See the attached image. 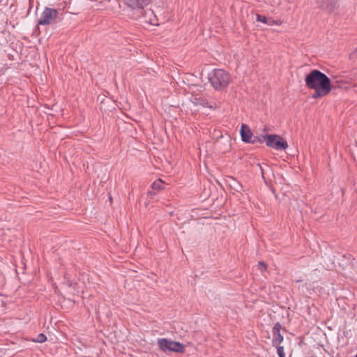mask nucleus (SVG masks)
Instances as JSON below:
<instances>
[{"mask_svg":"<svg viewBox=\"0 0 357 357\" xmlns=\"http://www.w3.org/2000/svg\"><path fill=\"white\" fill-rule=\"evenodd\" d=\"M151 0H124L125 4L133 10H135L137 14L142 15L144 8L146 6Z\"/></svg>","mask_w":357,"mask_h":357,"instance_id":"nucleus-6","label":"nucleus"},{"mask_svg":"<svg viewBox=\"0 0 357 357\" xmlns=\"http://www.w3.org/2000/svg\"><path fill=\"white\" fill-rule=\"evenodd\" d=\"M315 92L312 95L313 98H318L320 97L326 96H327L330 92L331 89H313Z\"/></svg>","mask_w":357,"mask_h":357,"instance_id":"nucleus-11","label":"nucleus"},{"mask_svg":"<svg viewBox=\"0 0 357 357\" xmlns=\"http://www.w3.org/2000/svg\"><path fill=\"white\" fill-rule=\"evenodd\" d=\"M305 85L309 89H331L332 86L330 79L318 70H313L307 74L305 79Z\"/></svg>","mask_w":357,"mask_h":357,"instance_id":"nucleus-1","label":"nucleus"},{"mask_svg":"<svg viewBox=\"0 0 357 357\" xmlns=\"http://www.w3.org/2000/svg\"><path fill=\"white\" fill-rule=\"evenodd\" d=\"M337 0H324V3L327 7H333Z\"/></svg>","mask_w":357,"mask_h":357,"instance_id":"nucleus-17","label":"nucleus"},{"mask_svg":"<svg viewBox=\"0 0 357 357\" xmlns=\"http://www.w3.org/2000/svg\"><path fill=\"white\" fill-rule=\"evenodd\" d=\"M241 136L242 141L246 143H254L255 140L252 139V133L250 129V128L245 125L242 124L241 130H240Z\"/></svg>","mask_w":357,"mask_h":357,"instance_id":"nucleus-8","label":"nucleus"},{"mask_svg":"<svg viewBox=\"0 0 357 357\" xmlns=\"http://www.w3.org/2000/svg\"><path fill=\"white\" fill-rule=\"evenodd\" d=\"M46 340H47L46 336L44 334L40 333L37 336V337L36 338V340H34V341L36 342L43 343V342H45L46 341Z\"/></svg>","mask_w":357,"mask_h":357,"instance_id":"nucleus-14","label":"nucleus"},{"mask_svg":"<svg viewBox=\"0 0 357 357\" xmlns=\"http://www.w3.org/2000/svg\"><path fill=\"white\" fill-rule=\"evenodd\" d=\"M275 347H277V353L279 357H285L284 347L280 345Z\"/></svg>","mask_w":357,"mask_h":357,"instance_id":"nucleus-15","label":"nucleus"},{"mask_svg":"<svg viewBox=\"0 0 357 357\" xmlns=\"http://www.w3.org/2000/svg\"><path fill=\"white\" fill-rule=\"evenodd\" d=\"M258 268L261 271H265L267 269V265L265 263L260 261L258 264Z\"/></svg>","mask_w":357,"mask_h":357,"instance_id":"nucleus-16","label":"nucleus"},{"mask_svg":"<svg viewBox=\"0 0 357 357\" xmlns=\"http://www.w3.org/2000/svg\"><path fill=\"white\" fill-rule=\"evenodd\" d=\"M58 15V11L56 9L45 8L38 20V24L48 25L53 22Z\"/></svg>","mask_w":357,"mask_h":357,"instance_id":"nucleus-5","label":"nucleus"},{"mask_svg":"<svg viewBox=\"0 0 357 357\" xmlns=\"http://www.w3.org/2000/svg\"><path fill=\"white\" fill-rule=\"evenodd\" d=\"M282 326L280 323H276L273 328V346L280 345L283 341V336L280 333Z\"/></svg>","mask_w":357,"mask_h":357,"instance_id":"nucleus-7","label":"nucleus"},{"mask_svg":"<svg viewBox=\"0 0 357 357\" xmlns=\"http://www.w3.org/2000/svg\"><path fill=\"white\" fill-rule=\"evenodd\" d=\"M209 81L216 90H221L228 86L231 82L230 75L222 69H215L208 75Z\"/></svg>","mask_w":357,"mask_h":357,"instance_id":"nucleus-2","label":"nucleus"},{"mask_svg":"<svg viewBox=\"0 0 357 357\" xmlns=\"http://www.w3.org/2000/svg\"><path fill=\"white\" fill-rule=\"evenodd\" d=\"M137 17H144L145 18L144 22L152 25L157 24L156 16L153 13V10H144L142 15L137 14Z\"/></svg>","mask_w":357,"mask_h":357,"instance_id":"nucleus-9","label":"nucleus"},{"mask_svg":"<svg viewBox=\"0 0 357 357\" xmlns=\"http://www.w3.org/2000/svg\"><path fill=\"white\" fill-rule=\"evenodd\" d=\"M257 20L258 22H263L264 24H267L268 25H278L279 24L278 23L277 21L271 19V18H268L265 16H262V15H257Z\"/></svg>","mask_w":357,"mask_h":357,"instance_id":"nucleus-10","label":"nucleus"},{"mask_svg":"<svg viewBox=\"0 0 357 357\" xmlns=\"http://www.w3.org/2000/svg\"><path fill=\"white\" fill-rule=\"evenodd\" d=\"M266 143L268 146L276 150H285L288 147L287 142L277 135H267Z\"/></svg>","mask_w":357,"mask_h":357,"instance_id":"nucleus-4","label":"nucleus"},{"mask_svg":"<svg viewBox=\"0 0 357 357\" xmlns=\"http://www.w3.org/2000/svg\"><path fill=\"white\" fill-rule=\"evenodd\" d=\"M356 357H357V354H356Z\"/></svg>","mask_w":357,"mask_h":357,"instance_id":"nucleus-18","label":"nucleus"},{"mask_svg":"<svg viewBox=\"0 0 357 357\" xmlns=\"http://www.w3.org/2000/svg\"><path fill=\"white\" fill-rule=\"evenodd\" d=\"M163 182L161 179H158L152 183V188L154 190H160L162 188Z\"/></svg>","mask_w":357,"mask_h":357,"instance_id":"nucleus-13","label":"nucleus"},{"mask_svg":"<svg viewBox=\"0 0 357 357\" xmlns=\"http://www.w3.org/2000/svg\"><path fill=\"white\" fill-rule=\"evenodd\" d=\"M158 345L160 349L164 352L174 351L177 353H183L185 351L183 344L178 342L173 341L166 338L158 339Z\"/></svg>","mask_w":357,"mask_h":357,"instance_id":"nucleus-3","label":"nucleus"},{"mask_svg":"<svg viewBox=\"0 0 357 357\" xmlns=\"http://www.w3.org/2000/svg\"><path fill=\"white\" fill-rule=\"evenodd\" d=\"M190 100L195 105H202L203 107H208V102L206 101H205L204 100L202 99L201 98L192 97Z\"/></svg>","mask_w":357,"mask_h":357,"instance_id":"nucleus-12","label":"nucleus"}]
</instances>
